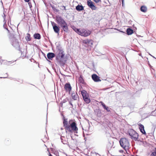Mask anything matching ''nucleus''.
Here are the masks:
<instances>
[{"label":"nucleus","instance_id":"obj_26","mask_svg":"<svg viewBox=\"0 0 156 156\" xmlns=\"http://www.w3.org/2000/svg\"><path fill=\"white\" fill-rule=\"evenodd\" d=\"M2 16L3 18V22L4 23H6V21L5 20V17H6V15L5 14V13L4 12H3V14L2 15Z\"/></svg>","mask_w":156,"mask_h":156},{"label":"nucleus","instance_id":"obj_8","mask_svg":"<svg viewBox=\"0 0 156 156\" xmlns=\"http://www.w3.org/2000/svg\"><path fill=\"white\" fill-rule=\"evenodd\" d=\"M92 78L95 82H98L101 81L100 77L96 74H93L91 76Z\"/></svg>","mask_w":156,"mask_h":156},{"label":"nucleus","instance_id":"obj_6","mask_svg":"<svg viewBox=\"0 0 156 156\" xmlns=\"http://www.w3.org/2000/svg\"><path fill=\"white\" fill-rule=\"evenodd\" d=\"M88 6L92 10H95L97 7L94 5V3L91 0H88L87 2Z\"/></svg>","mask_w":156,"mask_h":156},{"label":"nucleus","instance_id":"obj_24","mask_svg":"<svg viewBox=\"0 0 156 156\" xmlns=\"http://www.w3.org/2000/svg\"><path fill=\"white\" fill-rule=\"evenodd\" d=\"M101 104L102 106L104 108L107 110L108 111H109V110H108V107L106 106L103 103L102 101H100L99 102Z\"/></svg>","mask_w":156,"mask_h":156},{"label":"nucleus","instance_id":"obj_28","mask_svg":"<svg viewBox=\"0 0 156 156\" xmlns=\"http://www.w3.org/2000/svg\"><path fill=\"white\" fill-rule=\"evenodd\" d=\"M64 56V55L63 54H62V53H59L58 54V56H57V57H60L61 58L63 57Z\"/></svg>","mask_w":156,"mask_h":156},{"label":"nucleus","instance_id":"obj_19","mask_svg":"<svg viewBox=\"0 0 156 156\" xmlns=\"http://www.w3.org/2000/svg\"><path fill=\"white\" fill-rule=\"evenodd\" d=\"M34 37L35 39H40L41 38V36L39 33H36L34 35Z\"/></svg>","mask_w":156,"mask_h":156},{"label":"nucleus","instance_id":"obj_11","mask_svg":"<svg viewBox=\"0 0 156 156\" xmlns=\"http://www.w3.org/2000/svg\"><path fill=\"white\" fill-rule=\"evenodd\" d=\"M83 43L86 44H90L92 45L93 43V41L91 39H86L83 40Z\"/></svg>","mask_w":156,"mask_h":156},{"label":"nucleus","instance_id":"obj_16","mask_svg":"<svg viewBox=\"0 0 156 156\" xmlns=\"http://www.w3.org/2000/svg\"><path fill=\"white\" fill-rule=\"evenodd\" d=\"M25 39L27 41H31V37L30 34L29 33H27L26 36L25 37Z\"/></svg>","mask_w":156,"mask_h":156},{"label":"nucleus","instance_id":"obj_23","mask_svg":"<svg viewBox=\"0 0 156 156\" xmlns=\"http://www.w3.org/2000/svg\"><path fill=\"white\" fill-rule=\"evenodd\" d=\"M83 98L84 101L87 104L89 103L90 101V99L89 98V97H87Z\"/></svg>","mask_w":156,"mask_h":156},{"label":"nucleus","instance_id":"obj_3","mask_svg":"<svg viewBox=\"0 0 156 156\" xmlns=\"http://www.w3.org/2000/svg\"><path fill=\"white\" fill-rule=\"evenodd\" d=\"M119 143L121 146L125 150L128 149L130 146L129 141L126 138H122L119 141Z\"/></svg>","mask_w":156,"mask_h":156},{"label":"nucleus","instance_id":"obj_31","mask_svg":"<svg viewBox=\"0 0 156 156\" xmlns=\"http://www.w3.org/2000/svg\"><path fill=\"white\" fill-rule=\"evenodd\" d=\"M119 151L121 153H123V151L122 150H119Z\"/></svg>","mask_w":156,"mask_h":156},{"label":"nucleus","instance_id":"obj_4","mask_svg":"<svg viewBox=\"0 0 156 156\" xmlns=\"http://www.w3.org/2000/svg\"><path fill=\"white\" fill-rule=\"evenodd\" d=\"M129 134L131 136L132 139L135 141L137 140L138 137V134L133 129H130L129 131Z\"/></svg>","mask_w":156,"mask_h":156},{"label":"nucleus","instance_id":"obj_21","mask_svg":"<svg viewBox=\"0 0 156 156\" xmlns=\"http://www.w3.org/2000/svg\"><path fill=\"white\" fill-rule=\"evenodd\" d=\"M127 34L128 35H131L133 33V30L130 28H128L126 30Z\"/></svg>","mask_w":156,"mask_h":156},{"label":"nucleus","instance_id":"obj_2","mask_svg":"<svg viewBox=\"0 0 156 156\" xmlns=\"http://www.w3.org/2000/svg\"><path fill=\"white\" fill-rule=\"evenodd\" d=\"M69 131L71 133H75L78 130L77 124L74 120H70L69 122Z\"/></svg>","mask_w":156,"mask_h":156},{"label":"nucleus","instance_id":"obj_25","mask_svg":"<svg viewBox=\"0 0 156 156\" xmlns=\"http://www.w3.org/2000/svg\"><path fill=\"white\" fill-rule=\"evenodd\" d=\"M150 156H156V147L154 148L153 151L151 154Z\"/></svg>","mask_w":156,"mask_h":156},{"label":"nucleus","instance_id":"obj_27","mask_svg":"<svg viewBox=\"0 0 156 156\" xmlns=\"http://www.w3.org/2000/svg\"><path fill=\"white\" fill-rule=\"evenodd\" d=\"M64 89L66 91H68V83H66L65 85Z\"/></svg>","mask_w":156,"mask_h":156},{"label":"nucleus","instance_id":"obj_30","mask_svg":"<svg viewBox=\"0 0 156 156\" xmlns=\"http://www.w3.org/2000/svg\"><path fill=\"white\" fill-rule=\"evenodd\" d=\"M71 90V87L70 84L69 83V91L70 92Z\"/></svg>","mask_w":156,"mask_h":156},{"label":"nucleus","instance_id":"obj_33","mask_svg":"<svg viewBox=\"0 0 156 156\" xmlns=\"http://www.w3.org/2000/svg\"><path fill=\"white\" fill-rule=\"evenodd\" d=\"M26 2H28L30 0H24Z\"/></svg>","mask_w":156,"mask_h":156},{"label":"nucleus","instance_id":"obj_1","mask_svg":"<svg viewBox=\"0 0 156 156\" xmlns=\"http://www.w3.org/2000/svg\"><path fill=\"white\" fill-rule=\"evenodd\" d=\"M73 29L78 34L83 37H87L91 34V31L90 30H87L84 29H80L76 28L75 27H73Z\"/></svg>","mask_w":156,"mask_h":156},{"label":"nucleus","instance_id":"obj_12","mask_svg":"<svg viewBox=\"0 0 156 156\" xmlns=\"http://www.w3.org/2000/svg\"><path fill=\"white\" fill-rule=\"evenodd\" d=\"M62 30L66 33H67L68 31V27L67 23H66L61 26Z\"/></svg>","mask_w":156,"mask_h":156},{"label":"nucleus","instance_id":"obj_9","mask_svg":"<svg viewBox=\"0 0 156 156\" xmlns=\"http://www.w3.org/2000/svg\"><path fill=\"white\" fill-rule=\"evenodd\" d=\"M64 121L63 124L64 126L66 129V132L68 131V124L67 121V119H65V117L63 116Z\"/></svg>","mask_w":156,"mask_h":156},{"label":"nucleus","instance_id":"obj_35","mask_svg":"<svg viewBox=\"0 0 156 156\" xmlns=\"http://www.w3.org/2000/svg\"><path fill=\"white\" fill-rule=\"evenodd\" d=\"M18 81L19 82H23V80H20V81Z\"/></svg>","mask_w":156,"mask_h":156},{"label":"nucleus","instance_id":"obj_18","mask_svg":"<svg viewBox=\"0 0 156 156\" xmlns=\"http://www.w3.org/2000/svg\"><path fill=\"white\" fill-rule=\"evenodd\" d=\"M72 97L74 100H76L78 98V95L76 93H73L71 94Z\"/></svg>","mask_w":156,"mask_h":156},{"label":"nucleus","instance_id":"obj_5","mask_svg":"<svg viewBox=\"0 0 156 156\" xmlns=\"http://www.w3.org/2000/svg\"><path fill=\"white\" fill-rule=\"evenodd\" d=\"M56 20L57 23L59 24L61 27L66 23V22L62 17L58 16H56Z\"/></svg>","mask_w":156,"mask_h":156},{"label":"nucleus","instance_id":"obj_13","mask_svg":"<svg viewBox=\"0 0 156 156\" xmlns=\"http://www.w3.org/2000/svg\"><path fill=\"white\" fill-rule=\"evenodd\" d=\"M55 56V54L53 53L49 52L47 55L48 58L49 59H51L53 58Z\"/></svg>","mask_w":156,"mask_h":156},{"label":"nucleus","instance_id":"obj_36","mask_svg":"<svg viewBox=\"0 0 156 156\" xmlns=\"http://www.w3.org/2000/svg\"><path fill=\"white\" fill-rule=\"evenodd\" d=\"M62 142L64 144H66V142H64L63 141H62Z\"/></svg>","mask_w":156,"mask_h":156},{"label":"nucleus","instance_id":"obj_10","mask_svg":"<svg viewBox=\"0 0 156 156\" xmlns=\"http://www.w3.org/2000/svg\"><path fill=\"white\" fill-rule=\"evenodd\" d=\"M139 128L140 131L143 134H146V133L144 129V126L141 124H138Z\"/></svg>","mask_w":156,"mask_h":156},{"label":"nucleus","instance_id":"obj_37","mask_svg":"<svg viewBox=\"0 0 156 156\" xmlns=\"http://www.w3.org/2000/svg\"><path fill=\"white\" fill-rule=\"evenodd\" d=\"M49 156H52V155L50 153H49Z\"/></svg>","mask_w":156,"mask_h":156},{"label":"nucleus","instance_id":"obj_7","mask_svg":"<svg viewBox=\"0 0 156 156\" xmlns=\"http://www.w3.org/2000/svg\"><path fill=\"white\" fill-rule=\"evenodd\" d=\"M54 32L58 34H59L60 31V27L55 23L52 24Z\"/></svg>","mask_w":156,"mask_h":156},{"label":"nucleus","instance_id":"obj_29","mask_svg":"<svg viewBox=\"0 0 156 156\" xmlns=\"http://www.w3.org/2000/svg\"><path fill=\"white\" fill-rule=\"evenodd\" d=\"M96 3H98L101 2V0H93Z\"/></svg>","mask_w":156,"mask_h":156},{"label":"nucleus","instance_id":"obj_32","mask_svg":"<svg viewBox=\"0 0 156 156\" xmlns=\"http://www.w3.org/2000/svg\"><path fill=\"white\" fill-rule=\"evenodd\" d=\"M66 101L65 100H64L63 101H62V103H65L66 102Z\"/></svg>","mask_w":156,"mask_h":156},{"label":"nucleus","instance_id":"obj_15","mask_svg":"<svg viewBox=\"0 0 156 156\" xmlns=\"http://www.w3.org/2000/svg\"><path fill=\"white\" fill-rule=\"evenodd\" d=\"M147 7L144 5L142 6L140 8V11L144 13L147 12Z\"/></svg>","mask_w":156,"mask_h":156},{"label":"nucleus","instance_id":"obj_22","mask_svg":"<svg viewBox=\"0 0 156 156\" xmlns=\"http://www.w3.org/2000/svg\"><path fill=\"white\" fill-rule=\"evenodd\" d=\"M79 81L80 83L82 84H84V81L83 78L82 76L81 75L80 76L79 78Z\"/></svg>","mask_w":156,"mask_h":156},{"label":"nucleus","instance_id":"obj_14","mask_svg":"<svg viewBox=\"0 0 156 156\" xmlns=\"http://www.w3.org/2000/svg\"><path fill=\"white\" fill-rule=\"evenodd\" d=\"M81 94L83 98L87 97H89L88 94L87 93V92L84 90H83L81 91Z\"/></svg>","mask_w":156,"mask_h":156},{"label":"nucleus","instance_id":"obj_17","mask_svg":"<svg viewBox=\"0 0 156 156\" xmlns=\"http://www.w3.org/2000/svg\"><path fill=\"white\" fill-rule=\"evenodd\" d=\"M76 9L77 11H80L83 10L84 8L83 6L78 5L76 7Z\"/></svg>","mask_w":156,"mask_h":156},{"label":"nucleus","instance_id":"obj_34","mask_svg":"<svg viewBox=\"0 0 156 156\" xmlns=\"http://www.w3.org/2000/svg\"><path fill=\"white\" fill-rule=\"evenodd\" d=\"M124 0H122V5H123Z\"/></svg>","mask_w":156,"mask_h":156},{"label":"nucleus","instance_id":"obj_20","mask_svg":"<svg viewBox=\"0 0 156 156\" xmlns=\"http://www.w3.org/2000/svg\"><path fill=\"white\" fill-rule=\"evenodd\" d=\"M12 45L13 46V47H18L19 46V45L18 42L16 41H15L12 42Z\"/></svg>","mask_w":156,"mask_h":156}]
</instances>
